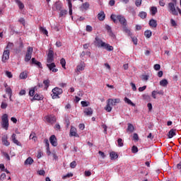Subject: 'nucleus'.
<instances>
[{
  "label": "nucleus",
  "instance_id": "nucleus-59",
  "mask_svg": "<svg viewBox=\"0 0 181 181\" xmlns=\"http://www.w3.org/2000/svg\"><path fill=\"white\" fill-rule=\"evenodd\" d=\"M142 80L148 81V80H149V76L148 75H142Z\"/></svg>",
  "mask_w": 181,
  "mask_h": 181
},
{
  "label": "nucleus",
  "instance_id": "nucleus-53",
  "mask_svg": "<svg viewBox=\"0 0 181 181\" xmlns=\"http://www.w3.org/2000/svg\"><path fill=\"white\" fill-rule=\"evenodd\" d=\"M60 14L59 16H64V15H67V11L66 10H60Z\"/></svg>",
  "mask_w": 181,
  "mask_h": 181
},
{
  "label": "nucleus",
  "instance_id": "nucleus-20",
  "mask_svg": "<svg viewBox=\"0 0 181 181\" xmlns=\"http://www.w3.org/2000/svg\"><path fill=\"white\" fill-rule=\"evenodd\" d=\"M148 25L151 28H156V26H158V21H156V20L151 19L149 21Z\"/></svg>",
  "mask_w": 181,
  "mask_h": 181
},
{
  "label": "nucleus",
  "instance_id": "nucleus-17",
  "mask_svg": "<svg viewBox=\"0 0 181 181\" xmlns=\"http://www.w3.org/2000/svg\"><path fill=\"white\" fill-rule=\"evenodd\" d=\"M31 64H35V66H37L40 69H42V63H40V62H37L36 58L31 59Z\"/></svg>",
  "mask_w": 181,
  "mask_h": 181
},
{
  "label": "nucleus",
  "instance_id": "nucleus-50",
  "mask_svg": "<svg viewBox=\"0 0 181 181\" xmlns=\"http://www.w3.org/2000/svg\"><path fill=\"white\" fill-rule=\"evenodd\" d=\"M76 166H77V163H76V160H74L70 163V168H71V169H74Z\"/></svg>",
  "mask_w": 181,
  "mask_h": 181
},
{
  "label": "nucleus",
  "instance_id": "nucleus-24",
  "mask_svg": "<svg viewBox=\"0 0 181 181\" xmlns=\"http://www.w3.org/2000/svg\"><path fill=\"white\" fill-rule=\"evenodd\" d=\"M124 101V103H126V104L132 105V107H135V103H132V101L129 98L125 97Z\"/></svg>",
  "mask_w": 181,
  "mask_h": 181
},
{
  "label": "nucleus",
  "instance_id": "nucleus-29",
  "mask_svg": "<svg viewBox=\"0 0 181 181\" xmlns=\"http://www.w3.org/2000/svg\"><path fill=\"white\" fill-rule=\"evenodd\" d=\"M168 84H169V82H168L166 79H163L160 81V86H161V87H167Z\"/></svg>",
  "mask_w": 181,
  "mask_h": 181
},
{
  "label": "nucleus",
  "instance_id": "nucleus-13",
  "mask_svg": "<svg viewBox=\"0 0 181 181\" xmlns=\"http://www.w3.org/2000/svg\"><path fill=\"white\" fill-rule=\"evenodd\" d=\"M70 136H76L78 137V134H77V129L74 127H71L70 129Z\"/></svg>",
  "mask_w": 181,
  "mask_h": 181
},
{
  "label": "nucleus",
  "instance_id": "nucleus-4",
  "mask_svg": "<svg viewBox=\"0 0 181 181\" xmlns=\"http://www.w3.org/2000/svg\"><path fill=\"white\" fill-rule=\"evenodd\" d=\"M61 94H63V89L56 87L52 89V94H51V96L53 100H56L60 98L59 95Z\"/></svg>",
  "mask_w": 181,
  "mask_h": 181
},
{
  "label": "nucleus",
  "instance_id": "nucleus-41",
  "mask_svg": "<svg viewBox=\"0 0 181 181\" xmlns=\"http://www.w3.org/2000/svg\"><path fill=\"white\" fill-rule=\"evenodd\" d=\"M60 64H62V67H63V69H66V59L64 58H62L60 60Z\"/></svg>",
  "mask_w": 181,
  "mask_h": 181
},
{
  "label": "nucleus",
  "instance_id": "nucleus-22",
  "mask_svg": "<svg viewBox=\"0 0 181 181\" xmlns=\"http://www.w3.org/2000/svg\"><path fill=\"white\" fill-rule=\"evenodd\" d=\"M98 19L99 21H104L105 19V13H104V11H100L98 14Z\"/></svg>",
  "mask_w": 181,
  "mask_h": 181
},
{
  "label": "nucleus",
  "instance_id": "nucleus-25",
  "mask_svg": "<svg viewBox=\"0 0 181 181\" xmlns=\"http://www.w3.org/2000/svg\"><path fill=\"white\" fill-rule=\"evenodd\" d=\"M176 135V129H170L168 132V138L170 139L173 136H175Z\"/></svg>",
  "mask_w": 181,
  "mask_h": 181
},
{
  "label": "nucleus",
  "instance_id": "nucleus-1",
  "mask_svg": "<svg viewBox=\"0 0 181 181\" xmlns=\"http://www.w3.org/2000/svg\"><path fill=\"white\" fill-rule=\"evenodd\" d=\"M53 62H54V52L53 50L49 49L47 58V67H48L49 70L52 71V73H57L59 69L55 68L56 64H54Z\"/></svg>",
  "mask_w": 181,
  "mask_h": 181
},
{
  "label": "nucleus",
  "instance_id": "nucleus-47",
  "mask_svg": "<svg viewBox=\"0 0 181 181\" xmlns=\"http://www.w3.org/2000/svg\"><path fill=\"white\" fill-rule=\"evenodd\" d=\"M110 19L114 22V23H117V16L112 14Z\"/></svg>",
  "mask_w": 181,
  "mask_h": 181
},
{
  "label": "nucleus",
  "instance_id": "nucleus-42",
  "mask_svg": "<svg viewBox=\"0 0 181 181\" xmlns=\"http://www.w3.org/2000/svg\"><path fill=\"white\" fill-rule=\"evenodd\" d=\"M105 49H106L107 52H112V50H114V47L110 45V44H107V45H106Z\"/></svg>",
  "mask_w": 181,
  "mask_h": 181
},
{
  "label": "nucleus",
  "instance_id": "nucleus-7",
  "mask_svg": "<svg viewBox=\"0 0 181 181\" xmlns=\"http://www.w3.org/2000/svg\"><path fill=\"white\" fill-rule=\"evenodd\" d=\"M9 54H11V52L9 51V49H6L4 51L1 57V61L3 62V63H6V61L9 60Z\"/></svg>",
  "mask_w": 181,
  "mask_h": 181
},
{
  "label": "nucleus",
  "instance_id": "nucleus-34",
  "mask_svg": "<svg viewBox=\"0 0 181 181\" xmlns=\"http://www.w3.org/2000/svg\"><path fill=\"white\" fill-rule=\"evenodd\" d=\"M43 84L45 85V88L47 90V88H49V86H50V81L49 79L45 80L43 81Z\"/></svg>",
  "mask_w": 181,
  "mask_h": 181
},
{
  "label": "nucleus",
  "instance_id": "nucleus-6",
  "mask_svg": "<svg viewBox=\"0 0 181 181\" xmlns=\"http://www.w3.org/2000/svg\"><path fill=\"white\" fill-rule=\"evenodd\" d=\"M45 119L46 122H47L48 124H51V125H53V124H56V121H57V119L53 115L45 116Z\"/></svg>",
  "mask_w": 181,
  "mask_h": 181
},
{
  "label": "nucleus",
  "instance_id": "nucleus-35",
  "mask_svg": "<svg viewBox=\"0 0 181 181\" xmlns=\"http://www.w3.org/2000/svg\"><path fill=\"white\" fill-rule=\"evenodd\" d=\"M134 129H135V128L134 127V125H132V124H131V123H129L128 127H127V131L129 132H134Z\"/></svg>",
  "mask_w": 181,
  "mask_h": 181
},
{
  "label": "nucleus",
  "instance_id": "nucleus-49",
  "mask_svg": "<svg viewBox=\"0 0 181 181\" xmlns=\"http://www.w3.org/2000/svg\"><path fill=\"white\" fill-rule=\"evenodd\" d=\"M81 104L82 107H88V105H90V103H88L87 101H81Z\"/></svg>",
  "mask_w": 181,
  "mask_h": 181
},
{
  "label": "nucleus",
  "instance_id": "nucleus-12",
  "mask_svg": "<svg viewBox=\"0 0 181 181\" xmlns=\"http://www.w3.org/2000/svg\"><path fill=\"white\" fill-rule=\"evenodd\" d=\"M83 112L85 115L91 117V115H93V109L91 107H86L84 109Z\"/></svg>",
  "mask_w": 181,
  "mask_h": 181
},
{
  "label": "nucleus",
  "instance_id": "nucleus-51",
  "mask_svg": "<svg viewBox=\"0 0 181 181\" xmlns=\"http://www.w3.org/2000/svg\"><path fill=\"white\" fill-rule=\"evenodd\" d=\"M6 76H7L8 78H12V77H13V75H12V72L9 71H6Z\"/></svg>",
  "mask_w": 181,
  "mask_h": 181
},
{
  "label": "nucleus",
  "instance_id": "nucleus-21",
  "mask_svg": "<svg viewBox=\"0 0 181 181\" xmlns=\"http://www.w3.org/2000/svg\"><path fill=\"white\" fill-rule=\"evenodd\" d=\"M66 2L68 3V6L69 9V15H73V4H71V0H66Z\"/></svg>",
  "mask_w": 181,
  "mask_h": 181
},
{
  "label": "nucleus",
  "instance_id": "nucleus-28",
  "mask_svg": "<svg viewBox=\"0 0 181 181\" xmlns=\"http://www.w3.org/2000/svg\"><path fill=\"white\" fill-rule=\"evenodd\" d=\"M105 111H107V112H111V111H112V107H111V104H110L108 102H107V105L105 107Z\"/></svg>",
  "mask_w": 181,
  "mask_h": 181
},
{
  "label": "nucleus",
  "instance_id": "nucleus-10",
  "mask_svg": "<svg viewBox=\"0 0 181 181\" xmlns=\"http://www.w3.org/2000/svg\"><path fill=\"white\" fill-rule=\"evenodd\" d=\"M120 101L121 100H119V98H115V99L110 98L107 100V103H109L112 106H115L117 105V104H119Z\"/></svg>",
  "mask_w": 181,
  "mask_h": 181
},
{
  "label": "nucleus",
  "instance_id": "nucleus-2",
  "mask_svg": "<svg viewBox=\"0 0 181 181\" xmlns=\"http://www.w3.org/2000/svg\"><path fill=\"white\" fill-rule=\"evenodd\" d=\"M177 4L175 3H168V11L170 13H172V15H174V16H177L179 15V12L177 11Z\"/></svg>",
  "mask_w": 181,
  "mask_h": 181
},
{
  "label": "nucleus",
  "instance_id": "nucleus-44",
  "mask_svg": "<svg viewBox=\"0 0 181 181\" xmlns=\"http://www.w3.org/2000/svg\"><path fill=\"white\" fill-rule=\"evenodd\" d=\"M129 9L130 13H132L133 16H135V15H136V12L135 11L133 7H129Z\"/></svg>",
  "mask_w": 181,
  "mask_h": 181
},
{
  "label": "nucleus",
  "instance_id": "nucleus-15",
  "mask_svg": "<svg viewBox=\"0 0 181 181\" xmlns=\"http://www.w3.org/2000/svg\"><path fill=\"white\" fill-rule=\"evenodd\" d=\"M103 42H104L102 41V40L100 37H95L94 43L95 45H96V46H98V47H100Z\"/></svg>",
  "mask_w": 181,
  "mask_h": 181
},
{
  "label": "nucleus",
  "instance_id": "nucleus-43",
  "mask_svg": "<svg viewBox=\"0 0 181 181\" xmlns=\"http://www.w3.org/2000/svg\"><path fill=\"white\" fill-rule=\"evenodd\" d=\"M117 144H118V146H124V141L122 140V139H117Z\"/></svg>",
  "mask_w": 181,
  "mask_h": 181
},
{
  "label": "nucleus",
  "instance_id": "nucleus-38",
  "mask_svg": "<svg viewBox=\"0 0 181 181\" xmlns=\"http://www.w3.org/2000/svg\"><path fill=\"white\" fill-rule=\"evenodd\" d=\"M40 30L42 33H43V35H46L47 36L49 33L47 32V30H46V28L43 27H40Z\"/></svg>",
  "mask_w": 181,
  "mask_h": 181
},
{
  "label": "nucleus",
  "instance_id": "nucleus-16",
  "mask_svg": "<svg viewBox=\"0 0 181 181\" xmlns=\"http://www.w3.org/2000/svg\"><path fill=\"white\" fill-rule=\"evenodd\" d=\"M84 69H86V64L84 62H81L80 64L76 66L77 71H83Z\"/></svg>",
  "mask_w": 181,
  "mask_h": 181
},
{
  "label": "nucleus",
  "instance_id": "nucleus-58",
  "mask_svg": "<svg viewBox=\"0 0 181 181\" xmlns=\"http://www.w3.org/2000/svg\"><path fill=\"white\" fill-rule=\"evenodd\" d=\"M170 23L172 26H177V23H176V21L173 18L170 19Z\"/></svg>",
  "mask_w": 181,
  "mask_h": 181
},
{
  "label": "nucleus",
  "instance_id": "nucleus-45",
  "mask_svg": "<svg viewBox=\"0 0 181 181\" xmlns=\"http://www.w3.org/2000/svg\"><path fill=\"white\" fill-rule=\"evenodd\" d=\"M132 153H137L138 152V147L136 146H133L132 148Z\"/></svg>",
  "mask_w": 181,
  "mask_h": 181
},
{
  "label": "nucleus",
  "instance_id": "nucleus-23",
  "mask_svg": "<svg viewBox=\"0 0 181 181\" xmlns=\"http://www.w3.org/2000/svg\"><path fill=\"white\" fill-rule=\"evenodd\" d=\"M152 16H155L158 13V8L156 6H151L150 8Z\"/></svg>",
  "mask_w": 181,
  "mask_h": 181
},
{
  "label": "nucleus",
  "instance_id": "nucleus-63",
  "mask_svg": "<svg viewBox=\"0 0 181 181\" xmlns=\"http://www.w3.org/2000/svg\"><path fill=\"white\" fill-rule=\"evenodd\" d=\"M86 32H93V27H91L90 25H87Z\"/></svg>",
  "mask_w": 181,
  "mask_h": 181
},
{
  "label": "nucleus",
  "instance_id": "nucleus-19",
  "mask_svg": "<svg viewBox=\"0 0 181 181\" xmlns=\"http://www.w3.org/2000/svg\"><path fill=\"white\" fill-rule=\"evenodd\" d=\"M21 80H26L28 78V71H24L20 74Z\"/></svg>",
  "mask_w": 181,
  "mask_h": 181
},
{
  "label": "nucleus",
  "instance_id": "nucleus-57",
  "mask_svg": "<svg viewBox=\"0 0 181 181\" xmlns=\"http://www.w3.org/2000/svg\"><path fill=\"white\" fill-rule=\"evenodd\" d=\"M130 86L133 90V91H136V86H135V83H130Z\"/></svg>",
  "mask_w": 181,
  "mask_h": 181
},
{
  "label": "nucleus",
  "instance_id": "nucleus-32",
  "mask_svg": "<svg viewBox=\"0 0 181 181\" xmlns=\"http://www.w3.org/2000/svg\"><path fill=\"white\" fill-rule=\"evenodd\" d=\"M81 8L87 11V9L90 8V4H88V2L83 3Z\"/></svg>",
  "mask_w": 181,
  "mask_h": 181
},
{
  "label": "nucleus",
  "instance_id": "nucleus-3",
  "mask_svg": "<svg viewBox=\"0 0 181 181\" xmlns=\"http://www.w3.org/2000/svg\"><path fill=\"white\" fill-rule=\"evenodd\" d=\"M1 127L6 131H8V128H9V119H8L7 114H4L1 117Z\"/></svg>",
  "mask_w": 181,
  "mask_h": 181
},
{
  "label": "nucleus",
  "instance_id": "nucleus-60",
  "mask_svg": "<svg viewBox=\"0 0 181 181\" xmlns=\"http://www.w3.org/2000/svg\"><path fill=\"white\" fill-rule=\"evenodd\" d=\"M38 174L40 176H45V175L46 174V172L44 170H40L38 171Z\"/></svg>",
  "mask_w": 181,
  "mask_h": 181
},
{
  "label": "nucleus",
  "instance_id": "nucleus-37",
  "mask_svg": "<svg viewBox=\"0 0 181 181\" xmlns=\"http://www.w3.org/2000/svg\"><path fill=\"white\" fill-rule=\"evenodd\" d=\"M41 98H42L40 97V95L37 93V94L34 95V97H33V98L31 99V101H33L35 100L39 101L41 100Z\"/></svg>",
  "mask_w": 181,
  "mask_h": 181
},
{
  "label": "nucleus",
  "instance_id": "nucleus-5",
  "mask_svg": "<svg viewBox=\"0 0 181 181\" xmlns=\"http://www.w3.org/2000/svg\"><path fill=\"white\" fill-rule=\"evenodd\" d=\"M32 53H33V47H28L27 52L24 58V61L25 63H28L32 59Z\"/></svg>",
  "mask_w": 181,
  "mask_h": 181
},
{
  "label": "nucleus",
  "instance_id": "nucleus-55",
  "mask_svg": "<svg viewBox=\"0 0 181 181\" xmlns=\"http://www.w3.org/2000/svg\"><path fill=\"white\" fill-rule=\"evenodd\" d=\"M29 95H30V97H33V95H35V88L29 90Z\"/></svg>",
  "mask_w": 181,
  "mask_h": 181
},
{
  "label": "nucleus",
  "instance_id": "nucleus-8",
  "mask_svg": "<svg viewBox=\"0 0 181 181\" xmlns=\"http://www.w3.org/2000/svg\"><path fill=\"white\" fill-rule=\"evenodd\" d=\"M117 19L119 21L120 25H122V26H128V23L127 22V19H125V17L123 16L119 15L117 16Z\"/></svg>",
  "mask_w": 181,
  "mask_h": 181
},
{
  "label": "nucleus",
  "instance_id": "nucleus-33",
  "mask_svg": "<svg viewBox=\"0 0 181 181\" xmlns=\"http://www.w3.org/2000/svg\"><path fill=\"white\" fill-rule=\"evenodd\" d=\"M144 35L146 36V37H147V39H149V37H151V36H152V31L147 30L144 32Z\"/></svg>",
  "mask_w": 181,
  "mask_h": 181
},
{
  "label": "nucleus",
  "instance_id": "nucleus-46",
  "mask_svg": "<svg viewBox=\"0 0 181 181\" xmlns=\"http://www.w3.org/2000/svg\"><path fill=\"white\" fill-rule=\"evenodd\" d=\"M135 5L137 6V8H139V6L142 5V0H136Z\"/></svg>",
  "mask_w": 181,
  "mask_h": 181
},
{
  "label": "nucleus",
  "instance_id": "nucleus-54",
  "mask_svg": "<svg viewBox=\"0 0 181 181\" xmlns=\"http://www.w3.org/2000/svg\"><path fill=\"white\" fill-rule=\"evenodd\" d=\"M84 175L86 177H90V176H91V171L86 170L85 171Z\"/></svg>",
  "mask_w": 181,
  "mask_h": 181
},
{
  "label": "nucleus",
  "instance_id": "nucleus-40",
  "mask_svg": "<svg viewBox=\"0 0 181 181\" xmlns=\"http://www.w3.org/2000/svg\"><path fill=\"white\" fill-rule=\"evenodd\" d=\"M6 93L10 96L12 95V88L11 87L6 88Z\"/></svg>",
  "mask_w": 181,
  "mask_h": 181
},
{
  "label": "nucleus",
  "instance_id": "nucleus-36",
  "mask_svg": "<svg viewBox=\"0 0 181 181\" xmlns=\"http://www.w3.org/2000/svg\"><path fill=\"white\" fill-rule=\"evenodd\" d=\"M62 4L60 2H56L55 3V8L57 11H62Z\"/></svg>",
  "mask_w": 181,
  "mask_h": 181
},
{
  "label": "nucleus",
  "instance_id": "nucleus-9",
  "mask_svg": "<svg viewBox=\"0 0 181 181\" xmlns=\"http://www.w3.org/2000/svg\"><path fill=\"white\" fill-rule=\"evenodd\" d=\"M49 142L52 146H57V138H56L54 134L49 137Z\"/></svg>",
  "mask_w": 181,
  "mask_h": 181
},
{
  "label": "nucleus",
  "instance_id": "nucleus-64",
  "mask_svg": "<svg viewBox=\"0 0 181 181\" xmlns=\"http://www.w3.org/2000/svg\"><path fill=\"white\" fill-rule=\"evenodd\" d=\"M173 168H175V169L180 170L181 169V161L178 164L175 165Z\"/></svg>",
  "mask_w": 181,
  "mask_h": 181
},
{
  "label": "nucleus",
  "instance_id": "nucleus-11",
  "mask_svg": "<svg viewBox=\"0 0 181 181\" xmlns=\"http://www.w3.org/2000/svg\"><path fill=\"white\" fill-rule=\"evenodd\" d=\"M1 141L4 146H9V145H11V143L8 141V134H4L2 136Z\"/></svg>",
  "mask_w": 181,
  "mask_h": 181
},
{
  "label": "nucleus",
  "instance_id": "nucleus-18",
  "mask_svg": "<svg viewBox=\"0 0 181 181\" xmlns=\"http://www.w3.org/2000/svg\"><path fill=\"white\" fill-rule=\"evenodd\" d=\"M122 29L123 32L127 33L128 36H132V33L131 32V30L128 28L127 25H123Z\"/></svg>",
  "mask_w": 181,
  "mask_h": 181
},
{
  "label": "nucleus",
  "instance_id": "nucleus-48",
  "mask_svg": "<svg viewBox=\"0 0 181 181\" xmlns=\"http://www.w3.org/2000/svg\"><path fill=\"white\" fill-rule=\"evenodd\" d=\"M105 29L107 31V33H112V30H111V26L109 25H105Z\"/></svg>",
  "mask_w": 181,
  "mask_h": 181
},
{
  "label": "nucleus",
  "instance_id": "nucleus-27",
  "mask_svg": "<svg viewBox=\"0 0 181 181\" xmlns=\"http://www.w3.org/2000/svg\"><path fill=\"white\" fill-rule=\"evenodd\" d=\"M110 159H118V154L115 151H112L110 153Z\"/></svg>",
  "mask_w": 181,
  "mask_h": 181
},
{
  "label": "nucleus",
  "instance_id": "nucleus-62",
  "mask_svg": "<svg viewBox=\"0 0 181 181\" xmlns=\"http://www.w3.org/2000/svg\"><path fill=\"white\" fill-rule=\"evenodd\" d=\"M99 155L103 158V159L105 158V153H104V152L99 151H98Z\"/></svg>",
  "mask_w": 181,
  "mask_h": 181
},
{
  "label": "nucleus",
  "instance_id": "nucleus-26",
  "mask_svg": "<svg viewBox=\"0 0 181 181\" xmlns=\"http://www.w3.org/2000/svg\"><path fill=\"white\" fill-rule=\"evenodd\" d=\"M15 2L17 4L19 9L22 10L25 8V5L23 3H22V1H21V0H15Z\"/></svg>",
  "mask_w": 181,
  "mask_h": 181
},
{
  "label": "nucleus",
  "instance_id": "nucleus-31",
  "mask_svg": "<svg viewBox=\"0 0 181 181\" xmlns=\"http://www.w3.org/2000/svg\"><path fill=\"white\" fill-rule=\"evenodd\" d=\"M25 165H32V163H33V158H32L31 157H28L25 161Z\"/></svg>",
  "mask_w": 181,
  "mask_h": 181
},
{
  "label": "nucleus",
  "instance_id": "nucleus-52",
  "mask_svg": "<svg viewBox=\"0 0 181 181\" xmlns=\"http://www.w3.org/2000/svg\"><path fill=\"white\" fill-rule=\"evenodd\" d=\"M156 95H158V91L153 90L151 93V97H153L154 99H156Z\"/></svg>",
  "mask_w": 181,
  "mask_h": 181
},
{
  "label": "nucleus",
  "instance_id": "nucleus-61",
  "mask_svg": "<svg viewBox=\"0 0 181 181\" xmlns=\"http://www.w3.org/2000/svg\"><path fill=\"white\" fill-rule=\"evenodd\" d=\"M153 68H154V70H156V71L160 70V65L158 64H156L154 65Z\"/></svg>",
  "mask_w": 181,
  "mask_h": 181
},
{
  "label": "nucleus",
  "instance_id": "nucleus-14",
  "mask_svg": "<svg viewBox=\"0 0 181 181\" xmlns=\"http://www.w3.org/2000/svg\"><path fill=\"white\" fill-rule=\"evenodd\" d=\"M11 139L13 142V144H16L18 146H22V144L18 139H16V135L15 134H13L11 136Z\"/></svg>",
  "mask_w": 181,
  "mask_h": 181
},
{
  "label": "nucleus",
  "instance_id": "nucleus-39",
  "mask_svg": "<svg viewBox=\"0 0 181 181\" xmlns=\"http://www.w3.org/2000/svg\"><path fill=\"white\" fill-rule=\"evenodd\" d=\"M7 107H8V103H6V102L5 101H3L1 105V110H6Z\"/></svg>",
  "mask_w": 181,
  "mask_h": 181
},
{
  "label": "nucleus",
  "instance_id": "nucleus-56",
  "mask_svg": "<svg viewBox=\"0 0 181 181\" xmlns=\"http://www.w3.org/2000/svg\"><path fill=\"white\" fill-rule=\"evenodd\" d=\"M67 177H73V173H68L66 175H64L62 179H66Z\"/></svg>",
  "mask_w": 181,
  "mask_h": 181
},
{
  "label": "nucleus",
  "instance_id": "nucleus-30",
  "mask_svg": "<svg viewBox=\"0 0 181 181\" xmlns=\"http://www.w3.org/2000/svg\"><path fill=\"white\" fill-rule=\"evenodd\" d=\"M147 13H146V12H145V11H141V12H139V18H141V19H146V16H147Z\"/></svg>",
  "mask_w": 181,
  "mask_h": 181
}]
</instances>
